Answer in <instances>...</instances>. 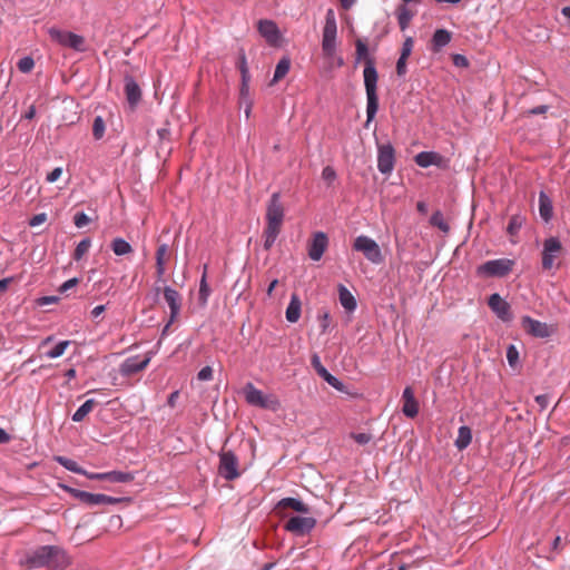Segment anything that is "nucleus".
<instances>
[{"label":"nucleus","instance_id":"16","mask_svg":"<svg viewBox=\"0 0 570 570\" xmlns=\"http://www.w3.org/2000/svg\"><path fill=\"white\" fill-rule=\"evenodd\" d=\"M488 305L503 322H509L512 320V313L509 303L504 301L498 293L490 295Z\"/></svg>","mask_w":570,"mask_h":570},{"label":"nucleus","instance_id":"3","mask_svg":"<svg viewBox=\"0 0 570 570\" xmlns=\"http://www.w3.org/2000/svg\"><path fill=\"white\" fill-rule=\"evenodd\" d=\"M284 219V207L281 203L279 193H274L267 204L266 227L264 229V248L271 249L274 245Z\"/></svg>","mask_w":570,"mask_h":570},{"label":"nucleus","instance_id":"7","mask_svg":"<svg viewBox=\"0 0 570 570\" xmlns=\"http://www.w3.org/2000/svg\"><path fill=\"white\" fill-rule=\"evenodd\" d=\"M563 253V246L557 237H549L543 242L542 249V268L550 271L554 267H559L557 262Z\"/></svg>","mask_w":570,"mask_h":570},{"label":"nucleus","instance_id":"9","mask_svg":"<svg viewBox=\"0 0 570 570\" xmlns=\"http://www.w3.org/2000/svg\"><path fill=\"white\" fill-rule=\"evenodd\" d=\"M353 248L356 252H361L373 264H381L384 261L380 246L367 236L361 235L356 237Z\"/></svg>","mask_w":570,"mask_h":570},{"label":"nucleus","instance_id":"57","mask_svg":"<svg viewBox=\"0 0 570 570\" xmlns=\"http://www.w3.org/2000/svg\"><path fill=\"white\" fill-rule=\"evenodd\" d=\"M454 63H455V66H459V67H466L468 60L464 56L456 55V56H454Z\"/></svg>","mask_w":570,"mask_h":570},{"label":"nucleus","instance_id":"43","mask_svg":"<svg viewBox=\"0 0 570 570\" xmlns=\"http://www.w3.org/2000/svg\"><path fill=\"white\" fill-rule=\"evenodd\" d=\"M507 360L510 366L514 367L519 361V352L514 345H509L507 348Z\"/></svg>","mask_w":570,"mask_h":570},{"label":"nucleus","instance_id":"31","mask_svg":"<svg viewBox=\"0 0 570 570\" xmlns=\"http://www.w3.org/2000/svg\"><path fill=\"white\" fill-rule=\"evenodd\" d=\"M97 402L94 399L87 400L72 415L73 422H81L94 410Z\"/></svg>","mask_w":570,"mask_h":570},{"label":"nucleus","instance_id":"11","mask_svg":"<svg viewBox=\"0 0 570 570\" xmlns=\"http://www.w3.org/2000/svg\"><path fill=\"white\" fill-rule=\"evenodd\" d=\"M219 474L230 481L239 476L238 459L232 451H223L219 454Z\"/></svg>","mask_w":570,"mask_h":570},{"label":"nucleus","instance_id":"62","mask_svg":"<svg viewBox=\"0 0 570 570\" xmlns=\"http://www.w3.org/2000/svg\"><path fill=\"white\" fill-rule=\"evenodd\" d=\"M10 439V435L3 429L0 428V443H8Z\"/></svg>","mask_w":570,"mask_h":570},{"label":"nucleus","instance_id":"59","mask_svg":"<svg viewBox=\"0 0 570 570\" xmlns=\"http://www.w3.org/2000/svg\"><path fill=\"white\" fill-rule=\"evenodd\" d=\"M57 301H58V297H56V296H45L39 299V304L47 305V304L56 303Z\"/></svg>","mask_w":570,"mask_h":570},{"label":"nucleus","instance_id":"39","mask_svg":"<svg viewBox=\"0 0 570 570\" xmlns=\"http://www.w3.org/2000/svg\"><path fill=\"white\" fill-rule=\"evenodd\" d=\"M412 17H413V12H411L405 7H401L399 9V17L397 18H399L400 28L402 30H404L407 27V24H409L410 20L412 19Z\"/></svg>","mask_w":570,"mask_h":570},{"label":"nucleus","instance_id":"42","mask_svg":"<svg viewBox=\"0 0 570 570\" xmlns=\"http://www.w3.org/2000/svg\"><path fill=\"white\" fill-rule=\"evenodd\" d=\"M35 67V61L31 57H24L19 60L18 62V69L23 72H30Z\"/></svg>","mask_w":570,"mask_h":570},{"label":"nucleus","instance_id":"53","mask_svg":"<svg viewBox=\"0 0 570 570\" xmlns=\"http://www.w3.org/2000/svg\"><path fill=\"white\" fill-rule=\"evenodd\" d=\"M46 220H47V215H46L45 213L37 214V215H35V216L30 219L29 225H30L31 227H35V226H38V225L43 224Z\"/></svg>","mask_w":570,"mask_h":570},{"label":"nucleus","instance_id":"10","mask_svg":"<svg viewBox=\"0 0 570 570\" xmlns=\"http://www.w3.org/2000/svg\"><path fill=\"white\" fill-rule=\"evenodd\" d=\"M62 489L69 492L73 498L78 499L82 503L94 507V505H104V504H116L119 502V499L101 494V493H90L86 491H81L78 489H73L67 485H62Z\"/></svg>","mask_w":570,"mask_h":570},{"label":"nucleus","instance_id":"44","mask_svg":"<svg viewBox=\"0 0 570 570\" xmlns=\"http://www.w3.org/2000/svg\"><path fill=\"white\" fill-rule=\"evenodd\" d=\"M322 178L325 180L328 185H332V183L336 179V173L333 167L326 166L322 170Z\"/></svg>","mask_w":570,"mask_h":570},{"label":"nucleus","instance_id":"45","mask_svg":"<svg viewBox=\"0 0 570 570\" xmlns=\"http://www.w3.org/2000/svg\"><path fill=\"white\" fill-rule=\"evenodd\" d=\"M73 223L78 228H82L90 223V218L85 213H77Z\"/></svg>","mask_w":570,"mask_h":570},{"label":"nucleus","instance_id":"24","mask_svg":"<svg viewBox=\"0 0 570 570\" xmlns=\"http://www.w3.org/2000/svg\"><path fill=\"white\" fill-rule=\"evenodd\" d=\"M301 309H302V302L299 299V296L294 293L291 296L289 304L286 308V320L289 323H296L301 317Z\"/></svg>","mask_w":570,"mask_h":570},{"label":"nucleus","instance_id":"26","mask_svg":"<svg viewBox=\"0 0 570 570\" xmlns=\"http://www.w3.org/2000/svg\"><path fill=\"white\" fill-rule=\"evenodd\" d=\"M539 212L544 222H549L553 214L552 202L544 191L539 195Z\"/></svg>","mask_w":570,"mask_h":570},{"label":"nucleus","instance_id":"13","mask_svg":"<svg viewBox=\"0 0 570 570\" xmlns=\"http://www.w3.org/2000/svg\"><path fill=\"white\" fill-rule=\"evenodd\" d=\"M150 354H146L142 360L139 356L128 357L120 364L119 372L122 376H131L144 371L150 363Z\"/></svg>","mask_w":570,"mask_h":570},{"label":"nucleus","instance_id":"52","mask_svg":"<svg viewBox=\"0 0 570 570\" xmlns=\"http://www.w3.org/2000/svg\"><path fill=\"white\" fill-rule=\"evenodd\" d=\"M78 283H79L78 278H76V277L75 278H70L67 282H65L62 285H60L59 292L60 293H66L69 289L73 288L76 285H78Z\"/></svg>","mask_w":570,"mask_h":570},{"label":"nucleus","instance_id":"23","mask_svg":"<svg viewBox=\"0 0 570 570\" xmlns=\"http://www.w3.org/2000/svg\"><path fill=\"white\" fill-rule=\"evenodd\" d=\"M377 166L384 174L392 170V146L390 144L380 147Z\"/></svg>","mask_w":570,"mask_h":570},{"label":"nucleus","instance_id":"2","mask_svg":"<svg viewBox=\"0 0 570 570\" xmlns=\"http://www.w3.org/2000/svg\"><path fill=\"white\" fill-rule=\"evenodd\" d=\"M26 563L35 569L65 570L71 564V558L59 546H41L27 556Z\"/></svg>","mask_w":570,"mask_h":570},{"label":"nucleus","instance_id":"54","mask_svg":"<svg viewBox=\"0 0 570 570\" xmlns=\"http://www.w3.org/2000/svg\"><path fill=\"white\" fill-rule=\"evenodd\" d=\"M61 175H62V169L60 167H57L47 175V181L55 183L60 178Z\"/></svg>","mask_w":570,"mask_h":570},{"label":"nucleus","instance_id":"29","mask_svg":"<svg viewBox=\"0 0 570 570\" xmlns=\"http://www.w3.org/2000/svg\"><path fill=\"white\" fill-rule=\"evenodd\" d=\"M472 441V432L471 429L466 425H463L458 431V438L455 440V446L459 450H464L470 445Z\"/></svg>","mask_w":570,"mask_h":570},{"label":"nucleus","instance_id":"55","mask_svg":"<svg viewBox=\"0 0 570 570\" xmlns=\"http://www.w3.org/2000/svg\"><path fill=\"white\" fill-rule=\"evenodd\" d=\"M331 386H333L335 390L337 391H343L344 390V384L338 380L336 379L334 375H331L327 381H326Z\"/></svg>","mask_w":570,"mask_h":570},{"label":"nucleus","instance_id":"49","mask_svg":"<svg viewBox=\"0 0 570 570\" xmlns=\"http://www.w3.org/2000/svg\"><path fill=\"white\" fill-rule=\"evenodd\" d=\"M197 377L199 381H210L213 379V368L210 366L203 367L198 372Z\"/></svg>","mask_w":570,"mask_h":570},{"label":"nucleus","instance_id":"34","mask_svg":"<svg viewBox=\"0 0 570 570\" xmlns=\"http://www.w3.org/2000/svg\"><path fill=\"white\" fill-rule=\"evenodd\" d=\"M289 67H291V61L287 58L281 59L278 61V63L276 65L274 77H273V82H277L281 79H283L287 75Z\"/></svg>","mask_w":570,"mask_h":570},{"label":"nucleus","instance_id":"63","mask_svg":"<svg viewBox=\"0 0 570 570\" xmlns=\"http://www.w3.org/2000/svg\"><path fill=\"white\" fill-rule=\"evenodd\" d=\"M90 480H105V473H89L85 474Z\"/></svg>","mask_w":570,"mask_h":570},{"label":"nucleus","instance_id":"12","mask_svg":"<svg viewBox=\"0 0 570 570\" xmlns=\"http://www.w3.org/2000/svg\"><path fill=\"white\" fill-rule=\"evenodd\" d=\"M316 525V519L313 517H292L284 524V529L295 535H306Z\"/></svg>","mask_w":570,"mask_h":570},{"label":"nucleus","instance_id":"30","mask_svg":"<svg viewBox=\"0 0 570 570\" xmlns=\"http://www.w3.org/2000/svg\"><path fill=\"white\" fill-rule=\"evenodd\" d=\"M105 480L112 483H128L134 480V474L122 471L105 472Z\"/></svg>","mask_w":570,"mask_h":570},{"label":"nucleus","instance_id":"25","mask_svg":"<svg viewBox=\"0 0 570 570\" xmlns=\"http://www.w3.org/2000/svg\"><path fill=\"white\" fill-rule=\"evenodd\" d=\"M277 510H284V509H293L294 511L301 512V513H308L309 507L302 502L298 499L295 498H284L282 499L277 505Z\"/></svg>","mask_w":570,"mask_h":570},{"label":"nucleus","instance_id":"1","mask_svg":"<svg viewBox=\"0 0 570 570\" xmlns=\"http://www.w3.org/2000/svg\"><path fill=\"white\" fill-rule=\"evenodd\" d=\"M356 47V63L364 61V85L366 89L367 96V122L371 121L379 108V99L376 95V83H377V71L374 66V61L370 56L368 48L365 41L362 39H357L355 41Z\"/></svg>","mask_w":570,"mask_h":570},{"label":"nucleus","instance_id":"18","mask_svg":"<svg viewBox=\"0 0 570 570\" xmlns=\"http://www.w3.org/2000/svg\"><path fill=\"white\" fill-rule=\"evenodd\" d=\"M401 404L402 413L406 417L413 419L417 415L420 405L411 386L405 387L403 391Z\"/></svg>","mask_w":570,"mask_h":570},{"label":"nucleus","instance_id":"41","mask_svg":"<svg viewBox=\"0 0 570 570\" xmlns=\"http://www.w3.org/2000/svg\"><path fill=\"white\" fill-rule=\"evenodd\" d=\"M209 292L208 284L206 282V273H204L199 285V299L203 304H206Z\"/></svg>","mask_w":570,"mask_h":570},{"label":"nucleus","instance_id":"8","mask_svg":"<svg viewBox=\"0 0 570 570\" xmlns=\"http://www.w3.org/2000/svg\"><path fill=\"white\" fill-rule=\"evenodd\" d=\"M48 35L52 41H56L60 46L71 48L77 51H85V38L77 33L60 30L58 28H49Z\"/></svg>","mask_w":570,"mask_h":570},{"label":"nucleus","instance_id":"6","mask_svg":"<svg viewBox=\"0 0 570 570\" xmlns=\"http://www.w3.org/2000/svg\"><path fill=\"white\" fill-rule=\"evenodd\" d=\"M515 262L510 258H498L488 261L476 268V275L480 277H505L509 275Z\"/></svg>","mask_w":570,"mask_h":570},{"label":"nucleus","instance_id":"15","mask_svg":"<svg viewBox=\"0 0 570 570\" xmlns=\"http://www.w3.org/2000/svg\"><path fill=\"white\" fill-rule=\"evenodd\" d=\"M522 328L534 337H549L552 333L550 326L540 321L533 320L530 316H523L521 320Z\"/></svg>","mask_w":570,"mask_h":570},{"label":"nucleus","instance_id":"17","mask_svg":"<svg viewBox=\"0 0 570 570\" xmlns=\"http://www.w3.org/2000/svg\"><path fill=\"white\" fill-rule=\"evenodd\" d=\"M163 293H164L165 301L167 302V304L170 308V321L164 330V331H166L169 327L170 323L176 320V317L178 316V314L180 312L181 297H180V294L176 289H174L169 286L164 287Z\"/></svg>","mask_w":570,"mask_h":570},{"label":"nucleus","instance_id":"58","mask_svg":"<svg viewBox=\"0 0 570 570\" xmlns=\"http://www.w3.org/2000/svg\"><path fill=\"white\" fill-rule=\"evenodd\" d=\"M178 396H179V392L178 391H175V392L170 393V395L168 396V400H167V404L170 407H175L176 401H177Z\"/></svg>","mask_w":570,"mask_h":570},{"label":"nucleus","instance_id":"56","mask_svg":"<svg viewBox=\"0 0 570 570\" xmlns=\"http://www.w3.org/2000/svg\"><path fill=\"white\" fill-rule=\"evenodd\" d=\"M406 59L407 58H403L402 56H400V58L397 60L396 71H397V75H400V76L404 75L406 71Z\"/></svg>","mask_w":570,"mask_h":570},{"label":"nucleus","instance_id":"19","mask_svg":"<svg viewBox=\"0 0 570 570\" xmlns=\"http://www.w3.org/2000/svg\"><path fill=\"white\" fill-rule=\"evenodd\" d=\"M156 278L158 282L164 281V276L166 273V265L170 259V249L166 243L159 244L156 254Z\"/></svg>","mask_w":570,"mask_h":570},{"label":"nucleus","instance_id":"5","mask_svg":"<svg viewBox=\"0 0 570 570\" xmlns=\"http://www.w3.org/2000/svg\"><path fill=\"white\" fill-rule=\"evenodd\" d=\"M337 23L333 9L325 14V24L322 33V52L325 58H333L336 51Z\"/></svg>","mask_w":570,"mask_h":570},{"label":"nucleus","instance_id":"50","mask_svg":"<svg viewBox=\"0 0 570 570\" xmlns=\"http://www.w3.org/2000/svg\"><path fill=\"white\" fill-rule=\"evenodd\" d=\"M326 59H327V63H328V68L330 69L340 68V67H342L344 65V59L341 56H337L336 51L334 52V57L333 58H326Z\"/></svg>","mask_w":570,"mask_h":570},{"label":"nucleus","instance_id":"28","mask_svg":"<svg viewBox=\"0 0 570 570\" xmlns=\"http://www.w3.org/2000/svg\"><path fill=\"white\" fill-rule=\"evenodd\" d=\"M110 247L117 256H125L134 253L132 246L121 237L114 238Z\"/></svg>","mask_w":570,"mask_h":570},{"label":"nucleus","instance_id":"32","mask_svg":"<svg viewBox=\"0 0 570 570\" xmlns=\"http://www.w3.org/2000/svg\"><path fill=\"white\" fill-rule=\"evenodd\" d=\"M56 461L60 465H62L65 469H67L68 471H71V472H75L78 474H87V471L83 470L81 466H79V464L71 459H68L66 456H57Z\"/></svg>","mask_w":570,"mask_h":570},{"label":"nucleus","instance_id":"14","mask_svg":"<svg viewBox=\"0 0 570 570\" xmlns=\"http://www.w3.org/2000/svg\"><path fill=\"white\" fill-rule=\"evenodd\" d=\"M328 238L325 233L316 232L313 234L311 242L307 245L308 256L312 261H320L327 249Z\"/></svg>","mask_w":570,"mask_h":570},{"label":"nucleus","instance_id":"37","mask_svg":"<svg viewBox=\"0 0 570 570\" xmlns=\"http://www.w3.org/2000/svg\"><path fill=\"white\" fill-rule=\"evenodd\" d=\"M523 222H524V218L522 216H520V215L512 216L508 224L507 232L510 235H515L522 227Z\"/></svg>","mask_w":570,"mask_h":570},{"label":"nucleus","instance_id":"38","mask_svg":"<svg viewBox=\"0 0 570 570\" xmlns=\"http://www.w3.org/2000/svg\"><path fill=\"white\" fill-rule=\"evenodd\" d=\"M70 345V341H62V342H59L53 348H51L50 351H48L46 353L47 357L49 358H57V357H60L66 348Z\"/></svg>","mask_w":570,"mask_h":570},{"label":"nucleus","instance_id":"64","mask_svg":"<svg viewBox=\"0 0 570 570\" xmlns=\"http://www.w3.org/2000/svg\"><path fill=\"white\" fill-rule=\"evenodd\" d=\"M36 116V107L32 105L30 106V108L28 109V111L23 115V118L24 119H32L33 117Z\"/></svg>","mask_w":570,"mask_h":570},{"label":"nucleus","instance_id":"36","mask_svg":"<svg viewBox=\"0 0 570 570\" xmlns=\"http://www.w3.org/2000/svg\"><path fill=\"white\" fill-rule=\"evenodd\" d=\"M91 246V242L89 238H86V239H82L76 247L75 252H73V259L75 261H80L89 250Z\"/></svg>","mask_w":570,"mask_h":570},{"label":"nucleus","instance_id":"20","mask_svg":"<svg viewBox=\"0 0 570 570\" xmlns=\"http://www.w3.org/2000/svg\"><path fill=\"white\" fill-rule=\"evenodd\" d=\"M258 32L266 39L269 45H277L279 40V30L277 24L272 20H259L257 23Z\"/></svg>","mask_w":570,"mask_h":570},{"label":"nucleus","instance_id":"61","mask_svg":"<svg viewBox=\"0 0 570 570\" xmlns=\"http://www.w3.org/2000/svg\"><path fill=\"white\" fill-rule=\"evenodd\" d=\"M240 73H242V83H244V87H246V83H248V81H249L248 68H243Z\"/></svg>","mask_w":570,"mask_h":570},{"label":"nucleus","instance_id":"51","mask_svg":"<svg viewBox=\"0 0 570 570\" xmlns=\"http://www.w3.org/2000/svg\"><path fill=\"white\" fill-rule=\"evenodd\" d=\"M318 320H320L322 333H325L327 331V328L330 326V322H331L330 314L327 312H324L318 316Z\"/></svg>","mask_w":570,"mask_h":570},{"label":"nucleus","instance_id":"40","mask_svg":"<svg viewBox=\"0 0 570 570\" xmlns=\"http://www.w3.org/2000/svg\"><path fill=\"white\" fill-rule=\"evenodd\" d=\"M104 134H105V121L100 116H98L94 120L92 135L96 139H100V138H102Z\"/></svg>","mask_w":570,"mask_h":570},{"label":"nucleus","instance_id":"60","mask_svg":"<svg viewBox=\"0 0 570 570\" xmlns=\"http://www.w3.org/2000/svg\"><path fill=\"white\" fill-rule=\"evenodd\" d=\"M106 307L105 305H98L91 311L92 317H98L100 314L105 312Z\"/></svg>","mask_w":570,"mask_h":570},{"label":"nucleus","instance_id":"27","mask_svg":"<svg viewBox=\"0 0 570 570\" xmlns=\"http://www.w3.org/2000/svg\"><path fill=\"white\" fill-rule=\"evenodd\" d=\"M338 297L341 305L348 312L356 308V299L353 294L343 285L338 286Z\"/></svg>","mask_w":570,"mask_h":570},{"label":"nucleus","instance_id":"48","mask_svg":"<svg viewBox=\"0 0 570 570\" xmlns=\"http://www.w3.org/2000/svg\"><path fill=\"white\" fill-rule=\"evenodd\" d=\"M413 39L411 37H407L405 39V41L403 42V46H402V51H401V56L403 58H407L411 52H412V49H413Z\"/></svg>","mask_w":570,"mask_h":570},{"label":"nucleus","instance_id":"47","mask_svg":"<svg viewBox=\"0 0 570 570\" xmlns=\"http://www.w3.org/2000/svg\"><path fill=\"white\" fill-rule=\"evenodd\" d=\"M351 438L358 444H367L372 440V435L368 433H352Z\"/></svg>","mask_w":570,"mask_h":570},{"label":"nucleus","instance_id":"35","mask_svg":"<svg viewBox=\"0 0 570 570\" xmlns=\"http://www.w3.org/2000/svg\"><path fill=\"white\" fill-rule=\"evenodd\" d=\"M430 223L432 226L438 227L443 233H449L450 230V226L441 212H435L431 216Z\"/></svg>","mask_w":570,"mask_h":570},{"label":"nucleus","instance_id":"21","mask_svg":"<svg viewBox=\"0 0 570 570\" xmlns=\"http://www.w3.org/2000/svg\"><path fill=\"white\" fill-rule=\"evenodd\" d=\"M125 94L127 101L134 108L140 101L141 90L139 85L131 76L125 77Z\"/></svg>","mask_w":570,"mask_h":570},{"label":"nucleus","instance_id":"22","mask_svg":"<svg viewBox=\"0 0 570 570\" xmlns=\"http://www.w3.org/2000/svg\"><path fill=\"white\" fill-rule=\"evenodd\" d=\"M416 165L422 168H426L429 166L435 165L441 167L444 163L443 156L434 151H422L419 153L414 158Z\"/></svg>","mask_w":570,"mask_h":570},{"label":"nucleus","instance_id":"4","mask_svg":"<svg viewBox=\"0 0 570 570\" xmlns=\"http://www.w3.org/2000/svg\"><path fill=\"white\" fill-rule=\"evenodd\" d=\"M245 401L252 405L271 411H277L281 406L278 399L273 394H264L253 383H247L243 389Z\"/></svg>","mask_w":570,"mask_h":570},{"label":"nucleus","instance_id":"33","mask_svg":"<svg viewBox=\"0 0 570 570\" xmlns=\"http://www.w3.org/2000/svg\"><path fill=\"white\" fill-rule=\"evenodd\" d=\"M451 40V33L445 29H439L433 35V46L435 49H440L446 46Z\"/></svg>","mask_w":570,"mask_h":570},{"label":"nucleus","instance_id":"46","mask_svg":"<svg viewBox=\"0 0 570 570\" xmlns=\"http://www.w3.org/2000/svg\"><path fill=\"white\" fill-rule=\"evenodd\" d=\"M311 364H312L313 368L316 371V373H317L318 375L324 374V372H325V371H327V370L323 366V364H322V362H321V358H320V356H318L317 354L312 355V357H311Z\"/></svg>","mask_w":570,"mask_h":570}]
</instances>
